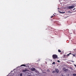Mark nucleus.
I'll return each instance as SVG.
<instances>
[{
  "mask_svg": "<svg viewBox=\"0 0 76 76\" xmlns=\"http://www.w3.org/2000/svg\"><path fill=\"white\" fill-rule=\"evenodd\" d=\"M53 15H54V16H55L53 14Z\"/></svg>",
  "mask_w": 76,
  "mask_h": 76,
  "instance_id": "nucleus-21",
  "label": "nucleus"
},
{
  "mask_svg": "<svg viewBox=\"0 0 76 76\" xmlns=\"http://www.w3.org/2000/svg\"><path fill=\"white\" fill-rule=\"evenodd\" d=\"M70 54H72L71 53H69L67 54V56H70Z\"/></svg>",
  "mask_w": 76,
  "mask_h": 76,
  "instance_id": "nucleus-7",
  "label": "nucleus"
},
{
  "mask_svg": "<svg viewBox=\"0 0 76 76\" xmlns=\"http://www.w3.org/2000/svg\"><path fill=\"white\" fill-rule=\"evenodd\" d=\"M52 57L53 59H56V58H58V56L57 55L53 54L52 56Z\"/></svg>",
  "mask_w": 76,
  "mask_h": 76,
  "instance_id": "nucleus-1",
  "label": "nucleus"
},
{
  "mask_svg": "<svg viewBox=\"0 0 76 76\" xmlns=\"http://www.w3.org/2000/svg\"><path fill=\"white\" fill-rule=\"evenodd\" d=\"M26 71L28 72L29 71V70H28V69H25V70H23L22 72H23V73H25V72Z\"/></svg>",
  "mask_w": 76,
  "mask_h": 76,
  "instance_id": "nucleus-3",
  "label": "nucleus"
},
{
  "mask_svg": "<svg viewBox=\"0 0 76 76\" xmlns=\"http://www.w3.org/2000/svg\"><path fill=\"white\" fill-rule=\"evenodd\" d=\"M50 61H52V60H50Z\"/></svg>",
  "mask_w": 76,
  "mask_h": 76,
  "instance_id": "nucleus-18",
  "label": "nucleus"
},
{
  "mask_svg": "<svg viewBox=\"0 0 76 76\" xmlns=\"http://www.w3.org/2000/svg\"><path fill=\"white\" fill-rule=\"evenodd\" d=\"M25 65H26V64H25Z\"/></svg>",
  "mask_w": 76,
  "mask_h": 76,
  "instance_id": "nucleus-22",
  "label": "nucleus"
},
{
  "mask_svg": "<svg viewBox=\"0 0 76 76\" xmlns=\"http://www.w3.org/2000/svg\"><path fill=\"white\" fill-rule=\"evenodd\" d=\"M65 12H61L60 13H65Z\"/></svg>",
  "mask_w": 76,
  "mask_h": 76,
  "instance_id": "nucleus-14",
  "label": "nucleus"
},
{
  "mask_svg": "<svg viewBox=\"0 0 76 76\" xmlns=\"http://www.w3.org/2000/svg\"><path fill=\"white\" fill-rule=\"evenodd\" d=\"M56 73V71H53V73Z\"/></svg>",
  "mask_w": 76,
  "mask_h": 76,
  "instance_id": "nucleus-11",
  "label": "nucleus"
},
{
  "mask_svg": "<svg viewBox=\"0 0 76 76\" xmlns=\"http://www.w3.org/2000/svg\"><path fill=\"white\" fill-rule=\"evenodd\" d=\"M20 76H22V73H21L20 75Z\"/></svg>",
  "mask_w": 76,
  "mask_h": 76,
  "instance_id": "nucleus-13",
  "label": "nucleus"
},
{
  "mask_svg": "<svg viewBox=\"0 0 76 76\" xmlns=\"http://www.w3.org/2000/svg\"><path fill=\"white\" fill-rule=\"evenodd\" d=\"M64 71H66V70L65 69V70H64Z\"/></svg>",
  "mask_w": 76,
  "mask_h": 76,
  "instance_id": "nucleus-20",
  "label": "nucleus"
},
{
  "mask_svg": "<svg viewBox=\"0 0 76 76\" xmlns=\"http://www.w3.org/2000/svg\"><path fill=\"white\" fill-rule=\"evenodd\" d=\"M62 76H63V75H62Z\"/></svg>",
  "mask_w": 76,
  "mask_h": 76,
  "instance_id": "nucleus-23",
  "label": "nucleus"
},
{
  "mask_svg": "<svg viewBox=\"0 0 76 76\" xmlns=\"http://www.w3.org/2000/svg\"><path fill=\"white\" fill-rule=\"evenodd\" d=\"M58 52H59V53H61V50L59 49L58 50Z\"/></svg>",
  "mask_w": 76,
  "mask_h": 76,
  "instance_id": "nucleus-9",
  "label": "nucleus"
},
{
  "mask_svg": "<svg viewBox=\"0 0 76 76\" xmlns=\"http://www.w3.org/2000/svg\"><path fill=\"white\" fill-rule=\"evenodd\" d=\"M31 70H32V71H35V69L34 68H31Z\"/></svg>",
  "mask_w": 76,
  "mask_h": 76,
  "instance_id": "nucleus-5",
  "label": "nucleus"
},
{
  "mask_svg": "<svg viewBox=\"0 0 76 76\" xmlns=\"http://www.w3.org/2000/svg\"><path fill=\"white\" fill-rule=\"evenodd\" d=\"M22 66H24V67H27V66L25 64H22L21 65L20 67H22Z\"/></svg>",
  "mask_w": 76,
  "mask_h": 76,
  "instance_id": "nucleus-4",
  "label": "nucleus"
},
{
  "mask_svg": "<svg viewBox=\"0 0 76 76\" xmlns=\"http://www.w3.org/2000/svg\"><path fill=\"white\" fill-rule=\"evenodd\" d=\"M74 7H75L74 6H69L68 7V9H73Z\"/></svg>",
  "mask_w": 76,
  "mask_h": 76,
  "instance_id": "nucleus-2",
  "label": "nucleus"
},
{
  "mask_svg": "<svg viewBox=\"0 0 76 76\" xmlns=\"http://www.w3.org/2000/svg\"><path fill=\"white\" fill-rule=\"evenodd\" d=\"M56 72H57V73H58L59 71H58V69H56Z\"/></svg>",
  "mask_w": 76,
  "mask_h": 76,
  "instance_id": "nucleus-8",
  "label": "nucleus"
},
{
  "mask_svg": "<svg viewBox=\"0 0 76 76\" xmlns=\"http://www.w3.org/2000/svg\"><path fill=\"white\" fill-rule=\"evenodd\" d=\"M53 16H51V17H50L51 18H53Z\"/></svg>",
  "mask_w": 76,
  "mask_h": 76,
  "instance_id": "nucleus-17",
  "label": "nucleus"
},
{
  "mask_svg": "<svg viewBox=\"0 0 76 76\" xmlns=\"http://www.w3.org/2000/svg\"><path fill=\"white\" fill-rule=\"evenodd\" d=\"M73 75V76H76V74H74Z\"/></svg>",
  "mask_w": 76,
  "mask_h": 76,
  "instance_id": "nucleus-10",
  "label": "nucleus"
},
{
  "mask_svg": "<svg viewBox=\"0 0 76 76\" xmlns=\"http://www.w3.org/2000/svg\"><path fill=\"white\" fill-rule=\"evenodd\" d=\"M75 53H73V54H72V56H73V57H75L76 56Z\"/></svg>",
  "mask_w": 76,
  "mask_h": 76,
  "instance_id": "nucleus-6",
  "label": "nucleus"
},
{
  "mask_svg": "<svg viewBox=\"0 0 76 76\" xmlns=\"http://www.w3.org/2000/svg\"><path fill=\"white\" fill-rule=\"evenodd\" d=\"M47 71L48 72H50V70L49 69H48L47 70Z\"/></svg>",
  "mask_w": 76,
  "mask_h": 76,
  "instance_id": "nucleus-16",
  "label": "nucleus"
},
{
  "mask_svg": "<svg viewBox=\"0 0 76 76\" xmlns=\"http://www.w3.org/2000/svg\"><path fill=\"white\" fill-rule=\"evenodd\" d=\"M56 64V63H55V62H53V63H52V64Z\"/></svg>",
  "mask_w": 76,
  "mask_h": 76,
  "instance_id": "nucleus-12",
  "label": "nucleus"
},
{
  "mask_svg": "<svg viewBox=\"0 0 76 76\" xmlns=\"http://www.w3.org/2000/svg\"><path fill=\"white\" fill-rule=\"evenodd\" d=\"M57 61H58V63H60V61H59V60H58Z\"/></svg>",
  "mask_w": 76,
  "mask_h": 76,
  "instance_id": "nucleus-15",
  "label": "nucleus"
},
{
  "mask_svg": "<svg viewBox=\"0 0 76 76\" xmlns=\"http://www.w3.org/2000/svg\"><path fill=\"white\" fill-rule=\"evenodd\" d=\"M75 9H76V8H74V9H73V10H75Z\"/></svg>",
  "mask_w": 76,
  "mask_h": 76,
  "instance_id": "nucleus-19",
  "label": "nucleus"
}]
</instances>
